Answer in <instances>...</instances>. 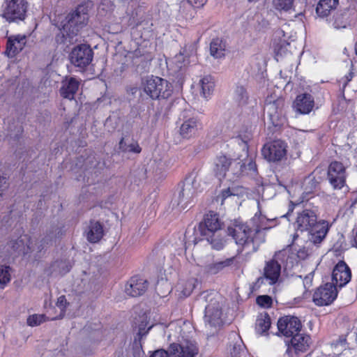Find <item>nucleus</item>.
<instances>
[{"mask_svg":"<svg viewBox=\"0 0 357 357\" xmlns=\"http://www.w3.org/2000/svg\"><path fill=\"white\" fill-rule=\"evenodd\" d=\"M265 218L256 213L250 221L251 225L235 220L228 227V234L235 240L236 244L242 247L245 254L256 252L259 245L265 241Z\"/></svg>","mask_w":357,"mask_h":357,"instance_id":"nucleus-1","label":"nucleus"},{"mask_svg":"<svg viewBox=\"0 0 357 357\" xmlns=\"http://www.w3.org/2000/svg\"><path fill=\"white\" fill-rule=\"evenodd\" d=\"M58 228L52 229L47 235L38 241L27 234L20 236L15 240H11L8 243L10 248V255L13 259L17 257H22L28 260L36 259L39 257V253L48 245L52 243L53 238L59 234Z\"/></svg>","mask_w":357,"mask_h":357,"instance_id":"nucleus-2","label":"nucleus"},{"mask_svg":"<svg viewBox=\"0 0 357 357\" xmlns=\"http://www.w3.org/2000/svg\"><path fill=\"white\" fill-rule=\"evenodd\" d=\"M200 299L209 303L206 306L204 321L206 326L216 328L222 324L223 298L215 291L204 292Z\"/></svg>","mask_w":357,"mask_h":357,"instance_id":"nucleus-3","label":"nucleus"},{"mask_svg":"<svg viewBox=\"0 0 357 357\" xmlns=\"http://www.w3.org/2000/svg\"><path fill=\"white\" fill-rule=\"evenodd\" d=\"M88 21V15L84 12V8L78 7L75 10L69 13L65 21L63 22L61 33L64 38L65 42L73 43L74 37L77 36L80 29H82Z\"/></svg>","mask_w":357,"mask_h":357,"instance_id":"nucleus-4","label":"nucleus"},{"mask_svg":"<svg viewBox=\"0 0 357 357\" xmlns=\"http://www.w3.org/2000/svg\"><path fill=\"white\" fill-rule=\"evenodd\" d=\"M142 85L144 92L153 100L167 98L172 92L171 84L159 77H148Z\"/></svg>","mask_w":357,"mask_h":357,"instance_id":"nucleus-5","label":"nucleus"},{"mask_svg":"<svg viewBox=\"0 0 357 357\" xmlns=\"http://www.w3.org/2000/svg\"><path fill=\"white\" fill-rule=\"evenodd\" d=\"M27 2L25 0H6L1 16L7 21L23 20L27 10Z\"/></svg>","mask_w":357,"mask_h":357,"instance_id":"nucleus-6","label":"nucleus"},{"mask_svg":"<svg viewBox=\"0 0 357 357\" xmlns=\"http://www.w3.org/2000/svg\"><path fill=\"white\" fill-rule=\"evenodd\" d=\"M93 52L89 45L82 44L74 47L70 54V59L75 66L84 70L92 61Z\"/></svg>","mask_w":357,"mask_h":357,"instance_id":"nucleus-7","label":"nucleus"},{"mask_svg":"<svg viewBox=\"0 0 357 357\" xmlns=\"http://www.w3.org/2000/svg\"><path fill=\"white\" fill-rule=\"evenodd\" d=\"M337 294V288L333 284L327 282L316 289L312 301L317 306L329 305L336 299Z\"/></svg>","mask_w":357,"mask_h":357,"instance_id":"nucleus-8","label":"nucleus"},{"mask_svg":"<svg viewBox=\"0 0 357 357\" xmlns=\"http://www.w3.org/2000/svg\"><path fill=\"white\" fill-rule=\"evenodd\" d=\"M328 180L334 190H340L346 184V168L342 162H332L328 168Z\"/></svg>","mask_w":357,"mask_h":357,"instance_id":"nucleus-9","label":"nucleus"},{"mask_svg":"<svg viewBox=\"0 0 357 357\" xmlns=\"http://www.w3.org/2000/svg\"><path fill=\"white\" fill-rule=\"evenodd\" d=\"M287 144L281 140L266 144L261 149L264 158L269 162H278L286 156Z\"/></svg>","mask_w":357,"mask_h":357,"instance_id":"nucleus-10","label":"nucleus"},{"mask_svg":"<svg viewBox=\"0 0 357 357\" xmlns=\"http://www.w3.org/2000/svg\"><path fill=\"white\" fill-rule=\"evenodd\" d=\"M169 357H196L199 349L192 341L183 340L180 343H172L169 349Z\"/></svg>","mask_w":357,"mask_h":357,"instance_id":"nucleus-11","label":"nucleus"},{"mask_svg":"<svg viewBox=\"0 0 357 357\" xmlns=\"http://www.w3.org/2000/svg\"><path fill=\"white\" fill-rule=\"evenodd\" d=\"M302 324L296 317L285 316L279 319L278 321V335L291 337L301 331Z\"/></svg>","mask_w":357,"mask_h":357,"instance_id":"nucleus-12","label":"nucleus"},{"mask_svg":"<svg viewBox=\"0 0 357 357\" xmlns=\"http://www.w3.org/2000/svg\"><path fill=\"white\" fill-rule=\"evenodd\" d=\"M166 252L167 248L163 246L155 248L147 258L148 264L149 266H155L156 268L164 266L173 268L174 266H176V260L173 261L172 256H169L167 260L166 259Z\"/></svg>","mask_w":357,"mask_h":357,"instance_id":"nucleus-13","label":"nucleus"},{"mask_svg":"<svg viewBox=\"0 0 357 357\" xmlns=\"http://www.w3.org/2000/svg\"><path fill=\"white\" fill-rule=\"evenodd\" d=\"M294 255H291L290 250H282L275 253L273 257L266 261L264 268H293L296 262H294Z\"/></svg>","mask_w":357,"mask_h":357,"instance_id":"nucleus-14","label":"nucleus"},{"mask_svg":"<svg viewBox=\"0 0 357 357\" xmlns=\"http://www.w3.org/2000/svg\"><path fill=\"white\" fill-rule=\"evenodd\" d=\"M222 223L219 219L218 214L209 212L206 214L204 222L200 223L199 232L204 236H208L212 233L222 231Z\"/></svg>","mask_w":357,"mask_h":357,"instance_id":"nucleus-15","label":"nucleus"},{"mask_svg":"<svg viewBox=\"0 0 357 357\" xmlns=\"http://www.w3.org/2000/svg\"><path fill=\"white\" fill-rule=\"evenodd\" d=\"M331 225L326 220L317 221L309 231V241L314 245H319L326 238Z\"/></svg>","mask_w":357,"mask_h":357,"instance_id":"nucleus-16","label":"nucleus"},{"mask_svg":"<svg viewBox=\"0 0 357 357\" xmlns=\"http://www.w3.org/2000/svg\"><path fill=\"white\" fill-rule=\"evenodd\" d=\"M314 107V97L307 93L299 94L293 102L294 110L299 114H308Z\"/></svg>","mask_w":357,"mask_h":357,"instance_id":"nucleus-17","label":"nucleus"},{"mask_svg":"<svg viewBox=\"0 0 357 357\" xmlns=\"http://www.w3.org/2000/svg\"><path fill=\"white\" fill-rule=\"evenodd\" d=\"M317 221V211L314 209L305 208L298 213L296 225L301 231H307Z\"/></svg>","mask_w":357,"mask_h":357,"instance_id":"nucleus-18","label":"nucleus"},{"mask_svg":"<svg viewBox=\"0 0 357 357\" xmlns=\"http://www.w3.org/2000/svg\"><path fill=\"white\" fill-rule=\"evenodd\" d=\"M310 340V336L301 334L300 332L294 335L291 337L289 344H287V354L290 356L293 351L296 354L305 351L309 347Z\"/></svg>","mask_w":357,"mask_h":357,"instance_id":"nucleus-19","label":"nucleus"},{"mask_svg":"<svg viewBox=\"0 0 357 357\" xmlns=\"http://www.w3.org/2000/svg\"><path fill=\"white\" fill-rule=\"evenodd\" d=\"M148 288V282L143 277L135 275L132 277L125 287L126 293L130 296H138L143 294Z\"/></svg>","mask_w":357,"mask_h":357,"instance_id":"nucleus-20","label":"nucleus"},{"mask_svg":"<svg viewBox=\"0 0 357 357\" xmlns=\"http://www.w3.org/2000/svg\"><path fill=\"white\" fill-rule=\"evenodd\" d=\"M185 114V112H183L180 115V119L183 121L180 127V134L183 137L190 138L197 133L199 122L197 119L190 117Z\"/></svg>","mask_w":357,"mask_h":357,"instance_id":"nucleus-21","label":"nucleus"},{"mask_svg":"<svg viewBox=\"0 0 357 357\" xmlns=\"http://www.w3.org/2000/svg\"><path fill=\"white\" fill-rule=\"evenodd\" d=\"M264 275L259 277L255 282H254L250 289L251 291H255L259 289L262 284H268L270 285L274 284L278 280L280 275V269H264Z\"/></svg>","mask_w":357,"mask_h":357,"instance_id":"nucleus-22","label":"nucleus"},{"mask_svg":"<svg viewBox=\"0 0 357 357\" xmlns=\"http://www.w3.org/2000/svg\"><path fill=\"white\" fill-rule=\"evenodd\" d=\"M231 172L236 177L244 173L254 175L257 172V165L251 158H247L245 162L235 161L231 168Z\"/></svg>","mask_w":357,"mask_h":357,"instance_id":"nucleus-23","label":"nucleus"},{"mask_svg":"<svg viewBox=\"0 0 357 357\" xmlns=\"http://www.w3.org/2000/svg\"><path fill=\"white\" fill-rule=\"evenodd\" d=\"M26 43L25 36H11L8 38L6 44V54L10 58L14 57L24 48Z\"/></svg>","mask_w":357,"mask_h":357,"instance_id":"nucleus-24","label":"nucleus"},{"mask_svg":"<svg viewBox=\"0 0 357 357\" xmlns=\"http://www.w3.org/2000/svg\"><path fill=\"white\" fill-rule=\"evenodd\" d=\"M79 87V81L75 77H66L61 82L60 89L61 96L69 100H73Z\"/></svg>","mask_w":357,"mask_h":357,"instance_id":"nucleus-25","label":"nucleus"},{"mask_svg":"<svg viewBox=\"0 0 357 357\" xmlns=\"http://www.w3.org/2000/svg\"><path fill=\"white\" fill-rule=\"evenodd\" d=\"M234 162L232 163L231 159L225 155H219L215 160L214 172L216 176L221 179L226 176L229 167L232 168Z\"/></svg>","mask_w":357,"mask_h":357,"instance_id":"nucleus-26","label":"nucleus"},{"mask_svg":"<svg viewBox=\"0 0 357 357\" xmlns=\"http://www.w3.org/2000/svg\"><path fill=\"white\" fill-rule=\"evenodd\" d=\"M351 269H333L332 282L336 288H342L351 280Z\"/></svg>","mask_w":357,"mask_h":357,"instance_id":"nucleus-27","label":"nucleus"},{"mask_svg":"<svg viewBox=\"0 0 357 357\" xmlns=\"http://www.w3.org/2000/svg\"><path fill=\"white\" fill-rule=\"evenodd\" d=\"M103 233L102 225L99 222L91 221L89 226L86 237L91 243H96L102 238Z\"/></svg>","mask_w":357,"mask_h":357,"instance_id":"nucleus-28","label":"nucleus"},{"mask_svg":"<svg viewBox=\"0 0 357 357\" xmlns=\"http://www.w3.org/2000/svg\"><path fill=\"white\" fill-rule=\"evenodd\" d=\"M199 84L202 96L206 99L210 98L215 89L214 78L211 75H206L199 80Z\"/></svg>","mask_w":357,"mask_h":357,"instance_id":"nucleus-29","label":"nucleus"},{"mask_svg":"<svg viewBox=\"0 0 357 357\" xmlns=\"http://www.w3.org/2000/svg\"><path fill=\"white\" fill-rule=\"evenodd\" d=\"M195 185V180L190 181L189 179H187L185 181L183 188L179 193L181 201L178 202V204H181L183 201L188 202L195 196L196 194Z\"/></svg>","mask_w":357,"mask_h":357,"instance_id":"nucleus-30","label":"nucleus"},{"mask_svg":"<svg viewBox=\"0 0 357 357\" xmlns=\"http://www.w3.org/2000/svg\"><path fill=\"white\" fill-rule=\"evenodd\" d=\"M337 3L338 0H319L316 12L321 17H326L332 10L335 8Z\"/></svg>","mask_w":357,"mask_h":357,"instance_id":"nucleus-31","label":"nucleus"},{"mask_svg":"<svg viewBox=\"0 0 357 357\" xmlns=\"http://www.w3.org/2000/svg\"><path fill=\"white\" fill-rule=\"evenodd\" d=\"M205 237L207 242L211 245L212 248L217 250H222L226 243V240L225 238V234L223 231L212 233Z\"/></svg>","mask_w":357,"mask_h":357,"instance_id":"nucleus-32","label":"nucleus"},{"mask_svg":"<svg viewBox=\"0 0 357 357\" xmlns=\"http://www.w3.org/2000/svg\"><path fill=\"white\" fill-rule=\"evenodd\" d=\"M226 45L220 38H215L210 43V54L215 59H221L225 56Z\"/></svg>","mask_w":357,"mask_h":357,"instance_id":"nucleus-33","label":"nucleus"},{"mask_svg":"<svg viewBox=\"0 0 357 357\" xmlns=\"http://www.w3.org/2000/svg\"><path fill=\"white\" fill-rule=\"evenodd\" d=\"M230 338L235 341L233 345H230V354L231 357H239L241 354L245 353V346L241 337L236 333L230 335Z\"/></svg>","mask_w":357,"mask_h":357,"instance_id":"nucleus-34","label":"nucleus"},{"mask_svg":"<svg viewBox=\"0 0 357 357\" xmlns=\"http://www.w3.org/2000/svg\"><path fill=\"white\" fill-rule=\"evenodd\" d=\"M233 97L234 100L240 105H245L248 103L249 94L246 88L237 84L234 89Z\"/></svg>","mask_w":357,"mask_h":357,"instance_id":"nucleus-35","label":"nucleus"},{"mask_svg":"<svg viewBox=\"0 0 357 357\" xmlns=\"http://www.w3.org/2000/svg\"><path fill=\"white\" fill-rule=\"evenodd\" d=\"M271 326V319L268 314L260 315L256 321V332L259 334H264Z\"/></svg>","mask_w":357,"mask_h":357,"instance_id":"nucleus-36","label":"nucleus"},{"mask_svg":"<svg viewBox=\"0 0 357 357\" xmlns=\"http://www.w3.org/2000/svg\"><path fill=\"white\" fill-rule=\"evenodd\" d=\"M119 148L123 152H132L139 153L142 151V149L137 142H132L131 143L128 144L123 137L121 138L119 142Z\"/></svg>","mask_w":357,"mask_h":357,"instance_id":"nucleus-37","label":"nucleus"},{"mask_svg":"<svg viewBox=\"0 0 357 357\" xmlns=\"http://www.w3.org/2000/svg\"><path fill=\"white\" fill-rule=\"evenodd\" d=\"M332 26L336 29H344L349 24L347 14L337 13L331 22Z\"/></svg>","mask_w":357,"mask_h":357,"instance_id":"nucleus-38","label":"nucleus"},{"mask_svg":"<svg viewBox=\"0 0 357 357\" xmlns=\"http://www.w3.org/2000/svg\"><path fill=\"white\" fill-rule=\"evenodd\" d=\"M321 181V177L317 178L315 172L308 175L304 180L303 185L307 192H311L315 189Z\"/></svg>","mask_w":357,"mask_h":357,"instance_id":"nucleus-39","label":"nucleus"},{"mask_svg":"<svg viewBox=\"0 0 357 357\" xmlns=\"http://www.w3.org/2000/svg\"><path fill=\"white\" fill-rule=\"evenodd\" d=\"M189 56L190 54L187 53V50L185 49L174 56V63L178 68L181 69L190 63Z\"/></svg>","mask_w":357,"mask_h":357,"instance_id":"nucleus-40","label":"nucleus"},{"mask_svg":"<svg viewBox=\"0 0 357 357\" xmlns=\"http://www.w3.org/2000/svg\"><path fill=\"white\" fill-rule=\"evenodd\" d=\"M168 338L169 340H172V338L175 340H180V337L183 338V337L181 335V328L178 325L177 322H172L168 326Z\"/></svg>","mask_w":357,"mask_h":357,"instance_id":"nucleus-41","label":"nucleus"},{"mask_svg":"<svg viewBox=\"0 0 357 357\" xmlns=\"http://www.w3.org/2000/svg\"><path fill=\"white\" fill-rule=\"evenodd\" d=\"M197 280L195 278L189 279L185 285L183 286L181 284L178 285V288H183L181 292L184 296H188L192 291V290L195 288L196 284L197 283Z\"/></svg>","mask_w":357,"mask_h":357,"instance_id":"nucleus-42","label":"nucleus"},{"mask_svg":"<svg viewBox=\"0 0 357 357\" xmlns=\"http://www.w3.org/2000/svg\"><path fill=\"white\" fill-rule=\"evenodd\" d=\"M291 255L296 257L294 261L298 264H295V266H303L302 261L309 257L308 250L305 248L299 249L297 252H291Z\"/></svg>","mask_w":357,"mask_h":357,"instance_id":"nucleus-43","label":"nucleus"},{"mask_svg":"<svg viewBox=\"0 0 357 357\" xmlns=\"http://www.w3.org/2000/svg\"><path fill=\"white\" fill-rule=\"evenodd\" d=\"M294 0H273V5L277 10L289 11L292 9Z\"/></svg>","mask_w":357,"mask_h":357,"instance_id":"nucleus-44","label":"nucleus"},{"mask_svg":"<svg viewBox=\"0 0 357 357\" xmlns=\"http://www.w3.org/2000/svg\"><path fill=\"white\" fill-rule=\"evenodd\" d=\"M45 321L44 314H32L27 318V324L30 326H36Z\"/></svg>","mask_w":357,"mask_h":357,"instance_id":"nucleus-45","label":"nucleus"},{"mask_svg":"<svg viewBox=\"0 0 357 357\" xmlns=\"http://www.w3.org/2000/svg\"><path fill=\"white\" fill-rule=\"evenodd\" d=\"M241 188L236 187H229L223 190L221 193L222 202L230 196H238L241 193Z\"/></svg>","mask_w":357,"mask_h":357,"instance_id":"nucleus-46","label":"nucleus"},{"mask_svg":"<svg viewBox=\"0 0 357 357\" xmlns=\"http://www.w3.org/2000/svg\"><path fill=\"white\" fill-rule=\"evenodd\" d=\"M10 269H0V287L3 289L10 280Z\"/></svg>","mask_w":357,"mask_h":357,"instance_id":"nucleus-47","label":"nucleus"},{"mask_svg":"<svg viewBox=\"0 0 357 357\" xmlns=\"http://www.w3.org/2000/svg\"><path fill=\"white\" fill-rule=\"evenodd\" d=\"M314 275V271H312L309 273L306 274L304 277L303 275H298V278L303 280L305 289H309L312 286Z\"/></svg>","mask_w":357,"mask_h":357,"instance_id":"nucleus-48","label":"nucleus"},{"mask_svg":"<svg viewBox=\"0 0 357 357\" xmlns=\"http://www.w3.org/2000/svg\"><path fill=\"white\" fill-rule=\"evenodd\" d=\"M257 303L263 307H269L272 304V298L267 295L259 296L257 298Z\"/></svg>","mask_w":357,"mask_h":357,"instance_id":"nucleus-49","label":"nucleus"},{"mask_svg":"<svg viewBox=\"0 0 357 357\" xmlns=\"http://www.w3.org/2000/svg\"><path fill=\"white\" fill-rule=\"evenodd\" d=\"M240 259V257H233L228 258L224 261H221L220 262H218V264L221 266L222 268H225L227 266H238V261Z\"/></svg>","mask_w":357,"mask_h":357,"instance_id":"nucleus-50","label":"nucleus"},{"mask_svg":"<svg viewBox=\"0 0 357 357\" xmlns=\"http://www.w3.org/2000/svg\"><path fill=\"white\" fill-rule=\"evenodd\" d=\"M66 299L64 296H61L58 298L57 302H56V306L60 309L61 314H62L64 311V309L66 305Z\"/></svg>","mask_w":357,"mask_h":357,"instance_id":"nucleus-51","label":"nucleus"},{"mask_svg":"<svg viewBox=\"0 0 357 357\" xmlns=\"http://www.w3.org/2000/svg\"><path fill=\"white\" fill-rule=\"evenodd\" d=\"M208 0H187L188 3L195 8H202L207 2Z\"/></svg>","mask_w":357,"mask_h":357,"instance_id":"nucleus-52","label":"nucleus"},{"mask_svg":"<svg viewBox=\"0 0 357 357\" xmlns=\"http://www.w3.org/2000/svg\"><path fill=\"white\" fill-rule=\"evenodd\" d=\"M7 188L8 184L6 178L4 176H0V197L3 195Z\"/></svg>","mask_w":357,"mask_h":357,"instance_id":"nucleus-53","label":"nucleus"},{"mask_svg":"<svg viewBox=\"0 0 357 357\" xmlns=\"http://www.w3.org/2000/svg\"><path fill=\"white\" fill-rule=\"evenodd\" d=\"M150 357H169V351L160 349L154 351Z\"/></svg>","mask_w":357,"mask_h":357,"instance_id":"nucleus-54","label":"nucleus"},{"mask_svg":"<svg viewBox=\"0 0 357 357\" xmlns=\"http://www.w3.org/2000/svg\"><path fill=\"white\" fill-rule=\"evenodd\" d=\"M145 327H146V325H144L143 324V321L142 322V324L139 326V331H138V333L137 335L140 337H142V336H144L152 327H153V325H151L148 327V329L147 331H145Z\"/></svg>","mask_w":357,"mask_h":357,"instance_id":"nucleus-55","label":"nucleus"},{"mask_svg":"<svg viewBox=\"0 0 357 357\" xmlns=\"http://www.w3.org/2000/svg\"><path fill=\"white\" fill-rule=\"evenodd\" d=\"M275 102H273V103L270 102L268 104H266V108L268 110V112L271 117H273L275 115L276 112H273V110L275 109Z\"/></svg>","mask_w":357,"mask_h":357,"instance_id":"nucleus-56","label":"nucleus"},{"mask_svg":"<svg viewBox=\"0 0 357 357\" xmlns=\"http://www.w3.org/2000/svg\"><path fill=\"white\" fill-rule=\"evenodd\" d=\"M352 73H349V75H346L344 78L342 79L340 81L341 83L343 84V87H345L347 84L352 79Z\"/></svg>","mask_w":357,"mask_h":357,"instance_id":"nucleus-57","label":"nucleus"},{"mask_svg":"<svg viewBox=\"0 0 357 357\" xmlns=\"http://www.w3.org/2000/svg\"><path fill=\"white\" fill-rule=\"evenodd\" d=\"M199 241V240H197L196 237H194L193 240H192V241L189 238V239L188 240V241L185 243V248H187L190 247V245H191V242H192L194 245H195V244H197V243H198V241Z\"/></svg>","mask_w":357,"mask_h":357,"instance_id":"nucleus-58","label":"nucleus"},{"mask_svg":"<svg viewBox=\"0 0 357 357\" xmlns=\"http://www.w3.org/2000/svg\"><path fill=\"white\" fill-rule=\"evenodd\" d=\"M334 268H349L344 261H339Z\"/></svg>","mask_w":357,"mask_h":357,"instance_id":"nucleus-59","label":"nucleus"},{"mask_svg":"<svg viewBox=\"0 0 357 357\" xmlns=\"http://www.w3.org/2000/svg\"><path fill=\"white\" fill-rule=\"evenodd\" d=\"M57 266H58L59 268H68V265H65V266H64V265L63 264V262L61 261V264H58V265H57Z\"/></svg>","mask_w":357,"mask_h":357,"instance_id":"nucleus-60","label":"nucleus"},{"mask_svg":"<svg viewBox=\"0 0 357 357\" xmlns=\"http://www.w3.org/2000/svg\"><path fill=\"white\" fill-rule=\"evenodd\" d=\"M249 139H250V137L249 136H245V138L243 139V142L245 144H246Z\"/></svg>","mask_w":357,"mask_h":357,"instance_id":"nucleus-61","label":"nucleus"},{"mask_svg":"<svg viewBox=\"0 0 357 357\" xmlns=\"http://www.w3.org/2000/svg\"><path fill=\"white\" fill-rule=\"evenodd\" d=\"M354 244L357 247V231H356V234L354 237Z\"/></svg>","mask_w":357,"mask_h":357,"instance_id":"nucleus-62","label":"nucleus"},{"mask_svg":"<svg viewBox=\"0 0 357 357\" xmlns=\"http://www.w3.org/2000/svg\"><path fill=\"white\" fill-rule=\"evenodd\" d=\"M75 291L77 294H81V293L82 292V291L81 289H75Z\"/></svg>","mask_w":357,"mask_h":357,"instance_id":"nucleus-63","label":"nucleus"},{"mask_svg":"<svg viewBox=\"0 0 357 357\" xmlns=\"http://www.w3.org/2000/svg\"><path fill=\"white\" fill-rule=\"evenodd\" d=\"M1 268H10L8 266H1Z\"/></svg>","mask_w":357,"mask_h":357,"instance_id":"nucleus-64","label":"nucleus"}]
</instances>
